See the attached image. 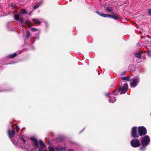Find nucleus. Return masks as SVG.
<instances>
[{"label":"nucleus","instance_id":"obj_32","mask_svg":"<svg viewBox=\"0 0 151 151\" xmlns=\"http://www.w3.org/2000/svg\"><path fill=\"white\" fill-rule=\"evenodd\" d=\"M48 143L49 144H50L49 142V141H48Z\"/></svg>","mask_w":151,"mask_h":151},{"label":"nucleus","instance_id":"obj_10","mask_svg":"<svg viewBox=\"0 0 151 151\" xmlns=\"http://www.w3.org/2000/svg\"><path fill=\"white\" fill-rule=\"evenodd\" d=\"M145 51H140L138 52H136L134 53V56L138 58H140L141 57V54L144 52H145Z\"/></svg>","mask_w":151,"mask_h":151},{"label":"nucleus","instance_id":"obj_5","mask_svg":"<svg viewBox=\"0 0 151 151\" xmlns=\"http://www.w3.org/2000/svg\"><path fill=\"white\" fill-rule=\"evenodd\" d=\"M138 132L140 136L145 135L147 133L146 128L143 126L139 127H138Z\"/></svg>","mask_w":151,"mask_h":151},{"label":"nucleus","instance_id":"obj_4","mask_svg":"<svg viewBox=\"0 0 151 151\" xmlns=\"http://www.w3.org/2000/svg\"><path fill=\"white\" fill-rule=\"evenodd\" d=\"M150 142V139L149 136L148 135H146L142 138L141 143L142 145H147Z\"/></svg>","mask_w":151,"mask_h":151},{"label":"nucleus","instance_id":"obj_34","mask_svg":"<svg viewBox=\"0 0 151 151\" xmlns=\"http://www.w3.org/2000/svg\"><path fill=\"white\" fill-rule=\"evenodd\" d=\"M52 136H53L54 135H53V133H52Z\"/></svg>","mask_w":151,"mask_h":151},{"label":"nucleus","instance_id":"obj_9","mask_svg":"<svg viewBox=\"0 0 151 151\" xmlns=\"http://www.w3.org/2000/svg\"><path fill=\"white\" fill-rule=\"evenodd\" d=\"M11 132L10 130H8V136L10 138V139H11L12 137H14L15 136V131L14 129L12 130L11 132Z\"/></svg>","mask_w":151,"mask_h":151},{"label":"nucleus","instance_id":"obj_21","mask_svg":"<svg viewBox=\"0 0 151 151\" xmlns=\"http://www.w3.org/2000/svg\"><path fill=\"white\" fill-rule=\"evenodd\" d=\"M56 149L58 150L62 151H64L65 150V149L63 147H60V148H58L57 147H56Z\"/></svg>","mask_w":151,"mask_h":151},{"label":"nucleus","instance_id":"obj_27","mask_svg":"<svg viewBox=\"0 0 151 151\" xmlns=\"http://www.w3.org/2000/svg\"><path fill=\"white\" fill-rule=\"evenodd\" d=\"M49 151H54V149L52 147H50V146L48 147Z\"/></svg>","mask_w":151,"mask_h":151},{"label":"nucleus","instance_id":"obj_35","mask_svg":"<svg viewBox=\"0 0 151 151\" xmlns=\"http://www.w3.org/2000/svg\"><path fill=\"white\" fill-rule=\"evenodd\" d=\"M150 39H151V38H150Z\"/></svg>","mask_w":151,"mask_h":151},{"label":"nucleus","instance_id":"obj_17","mask_svg":"<svg viewBox=\"0 0 151 151\" xmlns=\"http://www.w3.org/2000/svg\"><path fill=\"white\" fill-rule=\"evenodd\" d=\"M39 143L41 146V147H46V145L42 141L40 140L39 141Z\"/></svg>","mask_w":151,"mask_h":151},{"label":"nucleus","instance_id":"obj_22","mask_svg":"<svg viewBox=\"0 0 151 151\" xmlns=\"http://www.w3.org/2000/svg\"><path fill=\"white\" fill-rule=\"evenodd\" d=\"M20 15L16 14L14 15V18L15 20L18 21L19 19V16Z\"/></svg>","mask_w":151,"mask_h":151},{"label":"nucleus","instance_id":"obj_25","mask_svg":"<svg viewBox=\"0 0 151 151\" xmlns=\"http://www.w3.org/2000/svg\"><path fill=\"white\" fill-rule=\"evenodd\" d=\"M147 12L149 15H151V9H147Z\"/></svg>","mask_w":151,"mask_h":151},{"label":"nucleus","instance_id":"obj_28","mask_svg":"<svg viewBox=\"0 0 151 151\" xmlns=\"http://www.w3.org/2000/svg\"><path fill=\"white\" fill-rule=\"evenodd\" d=\"M31 30L33 32H35L37 31V29L35 28H32L31 29Z\"/></svg>","mask_w":151,"mask_h":151},{"label":"nucleus","instance_id":"obj_15","mask_svg":"<svg viewBox=\"0 0 151 151\" xmlns=\"http://www.w3.org/2000/svg\"><path fill=\"white\" fill-rule=\"evenodd\" d=\"M116 100L115 98L113 96H111L109 99V101L110 103H113Z\"/></svg>","mask_w":151,"mask_h":151},{"label":"nucleus","instance_id":"obj_18","mask_svg":"<svg viewBox=\"0 0 151 151\" xmlns=\"http://www.w3.org/2000/svg\"><path fill=\"white\" fill-rule=\"evenodd\" d=\"M17 55V54L16 53H14L12 54L9 55L8 56V58H13Z\"/></svg>","mask_w":151,"mask_h":151},{"label":"nucleus","instance_id":"obj_29","mask_svg":"<svg viewBox=\"0 0 151 151\" xmlns=\"http://www.w3.org/2000/svg\"><path fill=\"white\" fill-rule=\"evenodd\" d=\"M126 73V72L125 71H124L121 73V75L122 76H124L125 74Z\"/></svg>","mask_w":151,"mask_h":151},{"label":"nucleus","instance_id":"obj_11","mask_svg":"<svg viewBox=\"0 0 151 151\" xmlns=\"http://www.w3.org/2000/svg\"><path fill=\"white\" fill-rule=\"evenodd\" d=\"M137 79H134L133 81L131 83V86L134 87L136 86H137Z\"/></svg>","mask_w":151,"mask_h":151},{"label":"nucleus","instance_id":"obj_24","mask_svg":"<svg viewBox=\"0 0 151 151\" xmlns=\"http://www.w3.org/2000/svg\"><path fill=\"white\" fill-rule=\"evenodd\" d=\"M105 10L109 12H112V9L109 7H108L107 8L105 9Z\"/></svg>","mask_w":151,"mask_h":151},{"label":"nucleus","instance_id":"obj_6","mask_svg":"<svg viewBox=\"0 0 151 151\" xmlns=\"http://www.w3.org/2000/svg\"><path fill=\"white\" fill-rule=\"evenodd\" d=\"M137 127H133L131 129V135L132 137L139 138V136L137 133Z\"/></svg>","mask_w":151,"mask_h":151},{"label":"nucleus","instance_id":"obj_13","mask_svg":"<svg viewBox=\"0 0 151 151\" xmlns=\"http://www.w3.org/2000/svg\"><path fill=\"white\" fill-rule=\"evenodd\" d=\"M64 139L65 138L63 136H59L56 138V139L57 141L59 142L64 140Z\"/></svg>","mask_w":151,"mask_h":151},{"label":"nucleus","instance_id":"obj_16","mask_svg":"<svg viewBox=\"0 0 151 151\" xmlns=\"http://www.w3.org/2000/svg\"><path fill=\"white\" fill-rule=\"evenodd\" d=\"M27 12V11L25 10V9H21L20 11V13L22 15L26 14Z\"/></svg>","mask_w":151,"mask_h":151},{"label":"nucleus","instance_id":"obj_33","mask_svg":"<svg viewBox=\"0 0 151 151\" xmlns=\"http://www.w3.org/2000/svg\"><path fill=\"white\" fill-rule=\"evenodd\" d=\"M114 94H115V95H117V94H116V93H115Z\"/></svg>","mask_w":151,"mask_h":151},{"label":"nucleus","instance_id":"obj_3","mask_svg":"<svg viewBox=\"0 0 151 151\" xmlns=\"http://www.w3.org/2000/svg\"><path fill=\"white\" fill-rule=\"evenodd\" d=\"M130 143L131 146L134 148L138 147L140 146L139 141L137 139H134L131 140Z\"/></svg>","mask_w":151,"mask_h":151},{"label":"nucleus","instance_id":"obj_31","mask_svg":"<svg viewBox=\"0 0 151 151\" xmlns=\"http://www.w3.org/2000/svg\"><path fill=\"white\" fill-rule=\"evenodd\" d=\"M20 139L24 142H26V141L23 138V137H21L20 138Z\"/></svg>","mask_w":151,"mask_h":151},{"label":"nucleus","instance_id":"obj_19","mask_svg":"<svg viewBox=\"0 0 151 151\" xmlns=\"http://www.w3.org/2000/svg\"><path fill=\"white\" fill-rule=\"evenodd\" d=\"M31 36V34L30 32L28 31H26V39H28Z\"/></svg>","mask_w":151,"mask_h":151},{"label":"nucleus","instance_id":"obj_30","mask_svg":"<svg viewBox=\"0 0 151 151\" xmlns=\"http://www.w3.org/2000/svg\"><path fill=\"white\" fill-rule=\"evenodd\" d=\"M40 4H39L38 5H35V6H34L33 8L34 9H36L39 7Z\"/></svg>","mask_w":151,"mask_h":151},{"label":"nucleus","instance_id":"obj_12","mask_svg":"<svg viewBox=\"0 0 151 151\" xmlns=\"http://www.w3.org/2000/svg\"><path fill=\"white\" fill-rule=\"evenodd\" d=\"M130 77H121V79L122 81H129L130 80Z\"/></svg>","mask_w":151,"mask_h":151},{"label":"nucleus","instance_id":"obj_7","mask_svg":"<svg viewBox=\"0 0 151 151\" xmlns=\"http://www.w3.org/2000/svg\"><path fill=\"white\" fill-rule=\"evenodd\" d=\"M20 21L21 23L24 22L27 25L28 27H31L34 25L33 24L29 21L27 20L24 22V20L23 18H20Z\"/></svg>","mask_w":151,"mask_h":151},{"label":"nucleus","instance_id":"obj_1","mask_svg":"<svg viewBox=\"0 0 151 151\" xmlns=\"http://www.w3.org/2000/svg\"><path fill=\"white\" fill-rule=\"evenodd\" d=\"M95 12L98 15L104 17H111L114 20H118L120 18V16L117 14H114L112 15L105 14L102 12H99L97 11H96Z\"/></svg>","mask_w":151,"mask_h":151},{"label":"nucleus","instance_id":"obj_2","mask_svg":"<svg viewBox=\"0 0 151 151\" xmlns=\"http://www.w3.org/2000/svg\"><path fill=\"white\" fill-rule=\"evenodd\" d=\"M128 89V85L127 83H125L123 86H120L119 89H116L114 93L118 91L120 92V94H124L127 91Z\"/></svg>","mask_w":151,"mask_h":151},{"label":"nucleus","instance_id":"obj_8","mask_svg":"<svg viewBox=\"0 0 151 151\" xmlns=\"http://www.w3.org/2000/svg\"><path fill=\"white\" fill-rule=\"evenodd\" d=\"M30 139L32 142H33V144L36 147V148H38L39 147V144L37 139L33 137H31Z\"/></svg>","mask_w":151,"mask_h":151},{"label":"nucleus","instance_id":"obj_23","mask_svg":"<svg viewBox=\"0 0 151 151\" xmlns=\"http://www.w3.org/2000/svg\"><path fill=\"white\" fill-rule=\"evenodd\" d=\"M46 147H40L39 148L38 151H47L46 150L44 149V148Z\"/></svg>","mask_w":151,"mask_h":151},{"label":"nucleus","instance_id":"obj_20","mask_svg":"<svg viewBox=\"0 0 151 151\" xmlns=\"http://www.w3.org/2000/svg\"><path fill=\"white\" fill-rule=\"evenodd\" d=\"M147 145H142V146L139 148V150L141 151H142L145 150L146 147Z\"/></svg>","mask_w":151,"mask_h":151},{"label":"nucleus","instance_id":"obj_14","mask_svg":"<svg viewBox=\"0 0 151 151\" xmlns=\"http://www.w3.org/2000/svg\"><path fill=\"white\" fill-rule=\"evenodd\" d=\"M32 20L34 22L35 24H40L41 22L37 19H33Z\"/></svg>","mask_w":151,"mask_h":151},{"label":"nucleus","instance_id":"obj_26","mask_svg":"<svg viewBox=\"0 0 151 151\" xmlns=\"http://www.w3.org/2000/svg\"><path fill=\"white\" fill-rule=\"evenodd\" d=\"M14 125H15V129L16 131H18V130L19 129V127L16 124H14Z\"/></svg>","mask_w":151,"mask_h":151}]
</instances>
